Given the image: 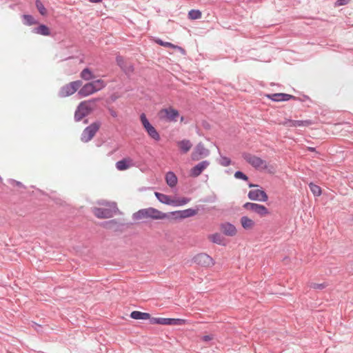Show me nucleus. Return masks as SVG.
I'll list each match as a JSON object with an SVG mask.
<instances>
[{"mask_svg":"<svg viewBox=\"0 0 353 353\" xmlns=\"http://www.w3.org/2000/svg\"><path fill=\"white\" fill-rule=\"evenodd\" d=\"M243 208L248 210L256 213L261 216H265L270 213L268 209L265 206L258 203L248 202L243 205Z\"/></svg>","mask_w":353,"mask_h":353,"instance_id":"6e6552de","label":"nucleus"},{"mask_svg":"<svg viewBox=\"0 0 353 353\" xmlns=\"http://www.w3.org/2000/svg\"><path fill=\"white\" fill-rule=\"evenodd\" d=\"M211 241L219 245H224V237L219 233H215L209 236Z\"/></svg>","mask_w":353,"mask_h":353,"instance_id":"bb28decb","label":"nucleus"},{"mask_svg":"<svg viewBox=\"0 0 353 353\" xmlns=\"http://www.w3.org/2000/svg\"><path fill=\"white\" fill-rule=\"evenodd\" d=\"M248 198L252 201H267L268 196L262 190H252L248 193Z\"/></svg>","mask_w":353,"mask_h":353,"instance_id":"f8f14e48","label":"nucleus"},{"mask_svg":"<svg viewBox=\"0 0 353 353\" xmlns=\"http://www.w3.org/2000/svg\"><path fill=\"white\" fill-rule=\"evenodd\" d=\"M184 121V117H181V121L183 122Z\"/></svg>","mask_w":353,"mask_h":353,"instance_id":"3c124183","label":"nucleus"},{"mask_svg":"<svg viewBox=\"0 0 353 353\" xmlns=\"http://www.w3.org/2000/svg\"><path fill=\"white\" fill-rule=\"evenodd\" d=\"M36 7L41 15L46 14V12H47L46 9L45 8L44 6L39 0L36 1Z\"/></svg>","mask_w":353,"mask_h":353,"instance_id":"f704fd0d","label":"nucleus"},{"mask_svg":"<svg viewBox=\"0 0 353 353\" xmlns=\"http://www.w3.org/2000/svg\"><path fill=\"white\" fill-rule=\"evenodd\" d=\"M81 77L85 81H88L92 79L94 75L89 68H85L81 72Z\"/></svg>","mask_w":353,"mask_h":353,"instance_id":"c756f323","label":"nucleus"},{"mask_svg":"<svg viewBox=\"0 0 353 353\" xmlns=\"http://www.w3.org/2000/svg\"><path fill=\"white\" fill-rule=\"evenodd\" d=\"M157 42L162 46L170 47V48H176V46L174 45H173L172 43H169V42H164L161 40H158V41H157Z\"/></svg>","mask_w":353,"mask_h":353,"instance_id":"ea45409f","label":"nucleus"},{"mask_svg":"<svg viewBox=\"0 0 353 353\" xmlns=\"http://www.w3.org/2000/svg\"><path fill=\"white\" fill-rule=\"evenodd\" d=\"M150 314L145 312H141L139 311H133L130 314V317L134 319H143L146 320L150 319Z\"/></svg>","mask_w":353,"mask_h":353,"instance_id":"a878e982","label":"nucleus"},{"mask_svg":"<svg viewBox=\"0 0 353 353\" xmlns=\"http://www.w3.org/2000/svg\"><path fill=\"white\" fill-rule=\"evenodd\" d=\"M281 124L288 127L309 126L312 124V121L310 120L298 121L285 119Z\"/></svg>","mask_w":353,"mask_h":353,"instance_id":"2eb2a0df","label":"nucleus"},{"mask_svg":"<svg viewBox=\"0 0 353 353\" xmlns=\"http://www.w3.org/2000/svg\"><path fill=\"white\" fill-rule=\"evenodd\" d=\"M194 263L203 267H209L214 264L212 257L205 253H200L196 254L192 259Z\"/></svg>","mask_w":353,"mask_h":353,"instance_id":"9d476101","label":"nucleus"},{"mask_svg":"<svg viewBox=\"0 0 353 353\" xmlns=\"http://www.w3.org/2000/svg\"><path fill=\"white\" fill-rule=\"evenodd\" d=\"M33 32L43 36H49L50 34V29L46 25L43 24H41L38 27L34 28Z\"/></svg>","mask_w":353,"mask_h":353,"instance_id":"393cba45","label":"nucleus"},{"mask_svg":"<svg viewBox=\"0 0 353 353\" xmlns=\"http://www.w3.org/2000/svg\"><path fill=\"white\" fill-rule=\"evenodd\" d=\"M116 224H117V221L115 220H110L109 221H106L104 223V227L110 229V228H112Z\"/></svg>","mask_w":353,"mask_h":353,"instance_id":"a19ab883","label":"nucleus"},{"mask_svg":"<svg viewBox=\"0 0 353 353\" xmlns=\"http://www.w3.org/2000/svg\"><path fill=\"white\" fill-rule=\"evenodd\" d=\"M148 135L156 141H159L160 139V135L156 129L151 125L149 128L145 129Z\"/></svg>","mask_w":353,"mask_h":353,"instance_id":"cd10ccee","label":"nucleus"},{"mask_svg":"<svg viewBox=\"0 0 353 353\" xmlns=\"http://www.w3.org/2000/svg\"><path fill=\"white\" fill-rule=\"evenodd\" d=\"M154 194H155L156 197L157 198V199L162 203L167 204V205H172V203H174L173 199H171L170 196H169L166 194L159 193V192H155Z\"/></svg>","mask_w":353,"mask_h":353,"instance_id":"b1692460","label":"nucleus"},{"mask_svg":"<svg viewBox=\"0 0 353 353\" xmlns=\"http://www.w3.org/2000/svg\"><path fill=\"white\" fill-rule=\"evenodd\" d=\"M212 339V335H205L203 337V340L204 341H210Z\"/></svg>","mask_w":353,"mask_h":353,"instance_id":"49530a36","label":"nucleus"},{"mask_svg":"<svg viewBox=\"0 0 353 353\" xmlns=\"http://www.w3.org/2000/svg\"><path fill=\"white\" fill-rule=\"evenodd\" d=\"M350 0H337L336 4V6H344L347 4Z\"/></svg>","mask_w":353,"mask_h":353,"instance_id":"37998d69","label":"nucleus"},{"mask_svg":"<svg viewBox=\"0 0 353 353\" xmlns=\"http://www.w3.org/2000/svg\"><path fill=\"white\" fill-rule=\"evenodd\" d=\"M308 150H309L310 151L313 152V151H314V150H315V148H308Z\"/></svg>","mask_w":353,"mask_h":353,"instance_id":"8fccbe9b","label":"nucleus"},{"mask_svg":"<svg viewBox=\"0 0 353 353\" xmlns=\"http://www.w3.org/2000/svg\"><path fill=\"white\" fill-rule=\"evenodd\" d=\"M98 101L97 99L84 101L79 103L77 106L75 113L74 119L76 121H81L83 117L90 114L94 110H95Z\"/></svg>","mask_w":353,"mask_h":353,"instance_id":"f03ea898","label":"nucleus"},{"mask_svg":"<svg viewBox=\"0 0 353 353\" xmlns=\"http://www.w3.org/2000/svg\"><path fill=\"white\" fill-rule=\"evenodd\" d=\"M188 17L192 20L199 19L201 17V12L199 10H191L188 12Z\"/></svg>","mask_w":353,"mask_h":353,"instance_id":"2f4dec72","label":"nucleus"},{"mask_svg":"<svg viewBox=\"0 0 353 353\" xmlns=\"http://www.w3.org/2000/svg\"><path fill=\"white\" fill-rule=\"evenodd\" d=\"M210 165V162L207 160L203 161L195 166H194L190 171V175L192 177H197L199 176L208 166Z\"/></svg>","mask_w":353,"mask_h":353,"instance_id":"9b49d317","label":"nucleus"},{"mask_svg":"<svg viewBox=\"0 0 353 353\" xmlns=\"http://www.w3.org/2000/svg\"><path fill=\"white\" fill-rule=\"evenodd\" d=\"M221 229L225 235L229 236H233L236 234L235 226L230 223L221 224Z\"/></svg>","mask_w":353,"mask_h":353,"instance_id":"f3484780","label":"nucleus"},{"mask_svg":"<svg viewBox=\"0 0 353 353\" xmlns=\"http://www.w3.org/2000/svg\"><path fill=\"white\" fill-rule=\"evenodd\" d=\"M243 158L248 163H250L256 169L265 170L268 168V163L266 161L261 159L259 157L250 154H244Z\"/></svg>","mask_w":353,"mask_h":353,"instance_id":"423d86ee","label":"nucleus"},{"mask_svg":"<svg viewBox=\"0 0 353 353\" xmlns=\"http://www.w3.org/2000/svg\"><path fill=\"white\" fill-rule=\"evenodd\" d=\"M101 122L99 121H95L91 123L83 131L81 136V140L84 143L90 141L94 137L97 132L99 130Z\"/></svg>","mask_w":353,"mask_h":353,"instance_id":"39448f33","label":"nucleus"},{"mask_svg":"<svg viewBox=\"0 0 353 353\" xmlns=\"http://www.w3.org/2000/svg\"><path fill=\"white\" fill-rule=\"evenodd\" d=\"M96 92L91 82L85 84L79 91V94L81 97H87Z\"/></svg>","mask_w":353,"mask_h":353,"instance_id":"aec40b11","label":"nucleus"},{"mask_svg":"<svg viewBox=\"0 0 353 353\" xmlns=\"http://www.w3.org/2000/svg\"><path fill=\"white\" fill-rule=\"evenodd\" d=\"M117 63L126 74L130 75L133 72V65L130 61H125L122 57H117Z\"/></svg>","mask_w":353,"mask_h":353,"instance_id":"ddd939ff","label":"nucleus"},{"mask_svg":"<svg viewBox=\"0 0 353 353\" xmlns=\"http://www.w3.org/2000/svg\"><path fill=\"white\" fill-rule=\"evenodd\" d=\"M2 181V179H1V177L0 176V181Z\"/></svg>","mask_w":353,"mask_h":353,"instance_id":"603ef678","label":"nucleus"},{"mask_svg":"<svg viewBox=\"0 0 353 353\" xmlns=\"http://www.w3.org/2000/svg\"><path fill=\"white\" fill-rule=\"evenodd\" d=\"M210 152L206 149L202 143H198L191 154V158L193 161H199L209 155Z\"/></svg>","mask_w":353,"mask_h":353,"instance_id":"1a4fd4ad","label":"nucleus"},{"mask_svg":"<svg viewBox=\"0 0 353 353\" xmlns=\"http://www.w3.org/2000/svg\"><path fill=\"white\" fill-rule=\"evenodd\" d=\"M152 322L160 325H182L184 320L180 319L154 318Z\"/></svg>","mask_w":353,"mask_h":353,"instance_id":"4468645a","label":"nucleus"},{"mask_svg":"<svg viewBox=\"0 0 353 353\" xmlns=\"http://www.w3.org/2000/svg\"><path fill=\"white\" fill-rule=\"evenodd\" d=\"M103 0H89L91 3H99L101 2Z\"/></svg>","mask_w":353,"mask_h":353,"instance_id":"de8ad7c7","label":"nucleus"},{"mask_svg":"<svg viewBox=\"0 0 353 353\" xmlns=\"http://www.w3.org/2000/svg\"><path fill=\"white\" fill-rule=\"evenodd\" d=\"M180 151L183 154L188 152L192 147V143L188 139H183L176 143Z\"/></svg>","mask_w":353,"mask_h":353,"instance_id":"a211bd4d","label":"nucleus"},{"mask_svg":"<svg viewBox=\"0 0 353 353\" xmlns=\"http://www.w3.org/2000/svg\"><path fill=\"white\" fill-rule=\"evenodd\" d=\"M140 120H141V122L143 126V128L145 129H147L148 128H149L151 124L149 122V121L148 120V119L146 118V116L144 113H142L140 116Z\"/></svg>","mask_w":353,"mask_h":353,"instance_id":"c9c22d12","label":"nucleus"},{"mask_svg":"<svg viewBox=\"0 0 353 353\" xmlns=\"http://www.w3.org/2000/svg\"><path fill=\"white\" fill-rule=\"evenodd\" d=\"M190 201V199L186 198V197L173 199L174 203H172V205L173 206L184 205L187 204L188 203H189Z\"/></svg>","mask_w":353,"mask_h":353,"instance_id":"c85d7f7f","label":"nucleus"},{"mask_svg":"<svg viewBox=\"0 0 353 353\" xmlns=\"http://www.w3.org/2000/svg\"><path fill=\"white\" fill-rule=\"evenodd\" d=\"M310 286L311 288H313V289L322 290V289L325 288L327 286V285L325 283H312Z\"/></svg>","mask_w":353,"mask_h":353,"instance_id":"58836bf2","label":"nucleus"},{"mask_svg":"<svg viewBox=\"0 0 353 353\" xmlns=\"http://www.w3.org/2000/svg\"><path fill=\"white\" fill-rule=\"evenodd\" d=\"M179 111L172 108L162 109L159 112V117L161 119L169 122L176 121V119L179 117Z\"/></svg>","mask_w":353,"mask_h":353,"instance_id":"0eeeda50","label":"nucleus"},{"mask_svg":"<svg viewBox=\"0 0 353 353\" xmlns=\"http://www.w3.org/2000/svg\"><path fill=\"white\" fill-rule=\"evenodd\" d=\"M10 183H11V184H12V185H17V186H22V183H21V182H19V181H15V180H14V179H10Z\"/></svg>","mask_w":353,"mask_h":353,"instance_id":"a18cd8bd","label":"nucleus"},{"mask_svg":"<svg viewBox=\"0 0 353 353\" xmlns=\"http://www.w3.org/2000/svg\"><path fill=\"white\" fill-rule=\"evenodd\" d=\"M268 97L274 101H285L294 98V96L285 93L272 94L269 95Z\"/></svg>","mask_w":353,"mask_h":353,"instance_id":"6ab92c4d","label":"nucleus"},{"mask_svg":"<svg viewBox=\"0 0 353 353\" xmlns=\"http://www.w3.org/2000/svg\"><path fill=\"white\" fill-rule=\"evenodd\" d=\"M82 85V81L80 80L70 82L61 88L59 92L60 97H66L73 94Z\"/></svg>","mask_w":353,"mask_h":353,"instance_id":"20e7f679","label":"nucleus"},{"mask_svg":"<svg viewBox=\"0 0 353 353\" xmlns=\"http://www.w3.org/2000/svg\"><path fill=\"white\" fill-rule=\"evenodd\" d=\"M172 213L177 214L180 218L185 219L194 216L196 214L197 211L196 210L189 208L183 210L176 211Z\"/></svg>","mask_w":353,"mask_h":353,"instance_id":"412c9836","label":"nucleus"},{"mask_svg":"<svg viewBox=\"0 0 353 353\" xmlns=\"http://www.w3.org/2000/svg\"><path fill=\"white\" fill-rule=\"evenodd\" d=\"M133 160L130 158H124L116 163V168L118 170L123 171L134 166Z\"/></svg>","mask_w":353,"mask_h":353,"instance_id":"dca6fc26","label":"nucleus"},{"mask_svg":"<svg viewBox=\"0 0 353 353\" xmlns=\"http://www.w3.org/2000/svg\"><path fill=\"white\" fill-rule=\"evenodd\" d=\"M168 217V214L154 208H148L139 210L132 215L134 220L138 221L144 219L161 220Z\"/></svg>","mask_w":353,"mask_h":353,"instance_id":"f257e3e1","label":"nucleus"},{"mask_svg":"<svg viewBox=\"0 0 353 353\" xmlns=\"http://www.w3.org/2000/svg\"><path fill=\"white\" fill-rule=\"evenodd\" d=\"M241 223L242 227L245 230H250L252 229L254 226V222L252 219H250L246 216H243L241 218Z\"/></svg>","mask_w":353,"mask_h":353,"instance_id":"5701e85b","label":"nucleus"},{"mask_svg":"<svg viewBox=\"0 0 353 353\" xmlns=\"http://www.w3.org/2000/svg\"><path fill=\"white\" fill-rule=\"evenodd\" d=\"M234 177L236 179H242L243 181H247L248 179V176L241 171H236L234 173Z\"/></svg>","mask_w":353,"mask_h":353,"instance_id":"4c0bfd02","label":"nucleus"},{"mask_svg":"<svg viewBox=\"0 0 353 353\" xmlns=\"http://www.w3.org/2000/svg\"><path fill=\"white\" fill-rule=\"evenodd\" d=\"M165 181L170 188H174L177 184V177L173 172H168L165 174Z\"/></svg>","mask_w":353,"mask_h":353,"instance_id":"4be33fe9","label":"nucleus"},{"mask_svg":"<svg viewBox=\"0 0 353 353\" xmlns=\"http://www.w3.org/2000/svg\"><path fill=\"white\" fill-rule=\"evenodd\" d=\"M119 211L117 204L112 202L110 204V208H93L92 212L99 219H108L112 217L117 212Z\"/></svg>","mask_w":353,"mask_h":353,"instance_id":"7ed1b4c3","label":"nucleus"},{"mask_svg":"<svg viewBox=\"0 0 353 353\" xmlns=\"http://www.w3.org/2000/svg\"><path fill=\"white\" fill-rule=\"evenodd\" d=\"M219 163L221 165L226 167L230 165L231 161L229 158L221 155L219 159Z\"/></svg>","mask_w":353,"mask_h":353,"instance_id":"e433bc0d","label":"nucleus"},{"mask_svg":"<svg viewBox=\"0 0 353 353\" xmlns=\"http://www.w3.org/2000/svg\"><path fill=\"white\" fill-rule=\"evenodd\" d=\"M256 186H257V185H254V184H252V183L249 184V187L250 188L256 187Z\"/></svg>","mask_w":353,"mask_h":353,"instance_id":"09e8293b","label":"nucleus"},{"mask_svg":"<svg viewBox=\"0 0 353 353\" xmlns=\"http://www.w3.org/2000/svg\"><path fill=\"white\" fill-rule=\"evenodd\" d=\"M108 110L112 117H117L118 116L117 112L112 108H109Z\"/></svg>","mask_w":353,"mask_h":353,"instance_id":"c03bdc74","label":"nucleus"},{"mask_svg":"<svg viewBox=\"0 0 353 353\" xmlns=\"http://www.w3.org/2000/svg\"><path fill=\"white\" fill-rule=\"evenodd\" d=\"M95 92L99 91L105 86V82L101 79H97L91 82Z\"/></svg>","mask_w":353,"mask_h":353,"instance_id":"7c9ffc66","label":"nucleus"},{"mask_svg":"<svg viewBox=\"0 0 353 353\" xmlns=\"http://www.w3.org/2000/svg\"><path fill=\"white\" fill-rule=\"evenodd\" d=\"M309 187L311 192L313 193L314 196H319L321 194V189L319 186L312 183H310Z\"/></svg>","mask_w":353,"mask_h":353,"instance_id":"72a5a7b5","label":"nucleus"},{"mask_svg":"<svg viewBox=\"0 0 353 353\" xmlns=\"http://www.w3.org/2000/svg\"><path fill=\"white\" fill-rule=\"evenodd\" d=\"M23 23L27 26H31L37 23V21L34 20V17L29 14H23Z\"/></svg>","mask_w":353,"mask_h":353,"instance_id":"473e14b6","label":"nucleus"},{"mask_svg":"<svg viewBox=\"0 0 353 353\" xmlns=\"http://www.w3.org/2000/svg\"><path fill=\"white\" fill-rule=\"evenodd\" d=\"M112 202H108V201H106L105 200H101V201H99L97 202V203L100 205H104V206H106L108 208H110V204H111Z\"/></svg>","mask_w":353,"mask_h":353,"instance_id":"79ce46f5","label":"nucleus"}]
</instances>
